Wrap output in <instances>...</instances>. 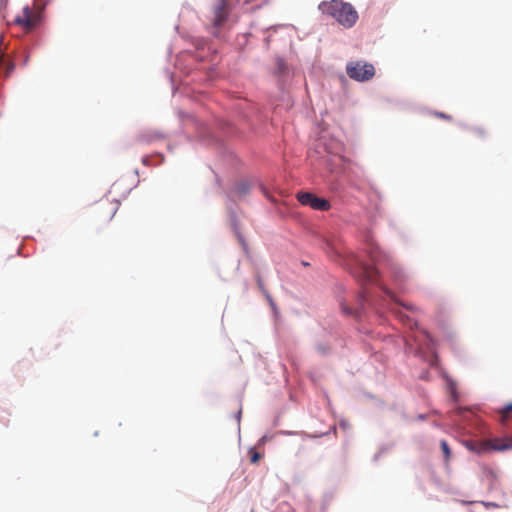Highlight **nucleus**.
<instances>
[{
  "label": "nucleus",
  "instance_id": "nucleus-14",
  "mask_svg": "<svg viewBox=\"0 0 512 512\" xmlns=\"http://www.w3.org/2000/svg\"><path fill=\"white\" fill-rule=\"evenodd\" d=\"M249 455H250V461L253 464H256L262 457L261 453L257 452L254 449H250Z\"/></svg>",
  "mask_w": 512,
  "mask_h": 512
},
{
  "label": "nucleus",
  "instance_id": "nucleus-10",
  "mask_svg": "<svg viewBox=\"0 0 512 512\" xmlns=\"http://www.w3.org/2000/svg\"><path fill=\"white\" fill-rule=\"evenodd\" d=\"M362 270L367 281H374L377 278L378 270L376 267L364 264Z\"/></svg>",
  "mask_w": 512,
  "mask_h": 512
},
{
  "label": "nucleus",
  "instance_id": "nucleus-1",
  "mask_svg": "<svg viewBox=\"0 0 512 512\" xmlns=\"http://www.w3.org/2000/svg\"><path fill=\"white\" fill-rule=\"evenodd\" d=\"M319 9L335 18L344 27L350 28L358 20V12L347 2L341 0L323 1L319 5Z\"/></svg>",
  "mask_w": 512,
  "mask_h": 512
},
{
  "label": "nucleus",
  "instance_id": "nucleus-16",
  "mask_svg": "<svg viewBox=\"0 0 512 512\" xmlns=\"http://www.w3.org/2000/svg\"><path fill=\"white\" fill-rule=\"evenodd\" d=\"M434 115L438 118L444 119V120H451L452 117L450 115H447L443 112H435Z\"/></svg>",
  "mask_w": 512,
  "mask_h": 512
},
{
  "label": "nucleus",
  "instance_id": "nucleus-21",
  "mask_svg": "<svg viewBox=\"0 0 512 512\" xmlns=\"http://www.w3.org/2000/svg\"><path fill=\"white\" fill-rule=\"evenodd\" d=\"M346 314H350L351 311L350 310H345Z\"/></svg>",
  "mask_w": 512,
  "mask_h": 512
},
{
  "label": "nucleus",
  "instance_id": "nucleus-13",
  "mask_svg": "<svg viewBox=\"0 0 512 512\" xmlns=\"http://www.w3.org/2000/svg\"><path fill=\"white\" fill-rule=\"evenodd\" d=\"M499 412L501 415V422L504 423L508 419L509 414L512 412V404L506 405Z\"/></svg>",
  "mask_w": 512,
  "mask_h": 512
},
{
  "label": "nucleus",
  "instance_id": "nucleus-18",
  "mask_svg": "<svg viewBox=\"0 0 512 512\" xmlns=\"http://www.w3.org/2000/svg\"><path fill=\"white\" fill-rule=\"evenodd\" d=\"M278 70H279L280 73H283L284 70H285V64H284V62L282 60L278 61Z\"/></svg>",
  "mask_w": 512,
  "mask_h": 512
},
{
  "label": "nucleus",
  "instance_id": "nucleus-15",
  "mask_svg": "<svg viewBox=\"0 0 512 512\" xmlns=\"http://www.w3.org/2000/svg\"><path fill=\"white\" fill-rule=\"evenodd\" d=\"M257 282H258L259 288L263 291V293L265 294L266 298L268 299L270 305L273 307L274 306L273 300H272L271 296L269 295V293L265 291L262 280L260 278H258Z\"/></svg>",
  "mask_w": 512,
  "mask_h": 512
},
{
  "label": "nucleus",
  "instance_id": "nucleus-7",
  "mask_svg": "<svg viewBox=\"0 0 512 512\" xmlns=\"http://www.w3.org/2000/svg\"><path fill=\"white\" fill-rule=\"evenodd\" d=\"M483 446V450L492 449L495 451H505L512 449V436L488 440Z\"/></svg>",
  "mask_w": 512,
  "mask_h": 512
},
{
  "label": "nucleus",
  "instance_id": "nucleus-17",
  "mask_svg": "<svg viewBox=\"0 0 512 512\" xmlns=\"http://www.w3.org/2000/svg\"><path fill=\"white\" fill-rule=\"evenodd\" d=\"M398 316H399V318H400L402 321H406V320H407V321L409 322V325H410V327H411V328H412L413 326H416V325H417V324H416V322H413V323H412V322H410V319L408 318V316H406V315H404V314H402V313H398Z\"/></svg>",
  "mask_w": 512,
  "mask_h": 512
},
{
  "label": "nucleus",
  "instance_id": "nucleus-3",
  "mask_svg": "<svg viewBox=\"0 0 512 512\" xmlns=\"http://www.w3.org/2000/svg\"><path fill=\"white\" fill-rule=\"evenodd\" d=\"M118 207V202L103 198L92 207L91 213L96 220L108 222L114 217Z\"/></svg>",
  "mask_w": 512,
  "mask_h": 512
},
{
  "label": "nucleus",
  "instance_id": "nucleus-4",
  "mask_svg": "<svg viewBox=\"0 0 512 512\" xmlns=\"http://www.w3.org/2000/svg\"><path fill=\"white\" fill-rule=\"evenodd\" d=\"M296 197L300 204L309 206L314 210L327 211L331 207L329 201L324 198H319L310 192H298Z\"/></svg>",
  "mask_w": 512,
  "mask_h": 512
},
{
  "label": "nucleus",
  "instance_id": "nucleus-9",
  "mask_svg": "<svg viewBox=\"0 0 512 512\" xmlns=\"http://www.w3.org/2000/svg\"><path fill=\"white\" fill-rule=\"evenodd\" d=\"M226 15V1L221 0L220 4L215 9L214 25L220 26L225 21Z\"/></svg>",
  "mask_w": 512,
  "mask_h": 512
},
{
  "label": "nucleus",
  "instance_id": "nucleus-8",
  "mask_svg": "<svg viewBox=\"0 0 512 512\" xmlns=\"http://www.w3.org/2000/svg\"><path fill=\"white\" fill-rule=\"evenodd\" d=\"M2 43H3V31H0V47H2ZM1 70H3L5 77H8L14 70V63L11 61L5 60L4 53L2 52V48H0V71Z\"/></svg>",
  "mask_w": 512,
  "mask_h": 512
},
{
  "label": "nucleus",
  "instance_id": "nucleus-19",
  "mask_svg": "<svg viewBox=\"0 0 512 512\" xmlns=\"http://www.w3.org/2000/svg\"><path fill=\"white\" fill-rule=\"evenodd\" d=\"M139 141L140 142H149V141H151V138L150 137L146 138L144 135H141V136H139Z\"/></svg>",
  "mask_w": 512,
  "mask_h": 512
},
{
  "label": "nucleus",
  "instance_id": "nucleus-20",
  "mask_svg": "<svg viewBox=\"0 0 512 512\" xmlns=\"http://www.w3.org/2000/svg\"><path fill=\"white\" fill-rule=\"evenodd\" d=\"M404 307H405L406 309H409V310H414V308H413L412 306L404 305Z\"/></svg>",
  "mask_w": 512,
  "mask_h": 512
},
{
  "label": "nucleus",
  "instance_id": "nucleus-2",
  "mask_svg": "<svg viewBox=\"0 0 512 512\" xmlns=\"http://www.w3.org/2000/svg\"><path fill=\"white\" fill-rule=\"evenodd\" d=\"M347 75L358 82L369 81L375 75V68L371 63L351 61L346 66Z\"/></svg>",
  "mask_w": 512,
  "mask_h": 512
},
{
  "label": "nucleus",
  "instance_id": "nucleus-6",
  "mask_svg": "<svg viewBox=\"0 0 512 512\" xmlns=\"http://www.w3.org/2000/svg\"><path fill=\"white\" fill-rule=\"evenodd\" d=\"M368 254L375 264L393 265L391 257L383 251L377 244L370 243L368 246Z\"/></svg>",
  "mask_w": 512,
  "mask_h": 512
},
{
  "label": "nucleus",
  "instance_id": "nucleus-12",
  "mask_svg": "<svg viewBox=\"0 0 512 512\" xmlns=\"http://www.w3.org/2000/svg\"><path fill=\"white\" fill-rule=\"evenodd\" d=\"M440 447H441V450L444 454V458H445V463L448 464L450 459H451V450L448 446V443L446 440H441L440 441Z\"/></svg>",
  "mask_w": 512,
  "mask_h": 512
},
{
  "label": "nucleus",
  "instance_id": "nucleus-5",
  "mask_svg": "<svg viewBox=\"0 0 512 512\" xmlns=\"http://www.w3.org/2000/svg\"><path fill=\"white\" fill-rule=\"evenodd\" d=\"M38 13L32 11L28 6L23 9V13L14 19V23L24 28L26 31L32 30L38 23Z\"/></svg>",
  "mask_w": 512,
  "mask_h": 512
},
{
  "label": "nucleus",
  "instance_id": "nucleus-11",
  "mask_svg": "<svg viewBox=\"0 0 512 512\" xmlns=\"http://www.w3.org/2000/svg\"><path fill=\"white\" fill-rule=\"evenodd\" d=\"M250 190V186L246 182H240L238 183L234 188V193L239 196H245Z\"/></svg>",
  "mask_w": 512,
  "mask_h": 512
}]
</instances>
